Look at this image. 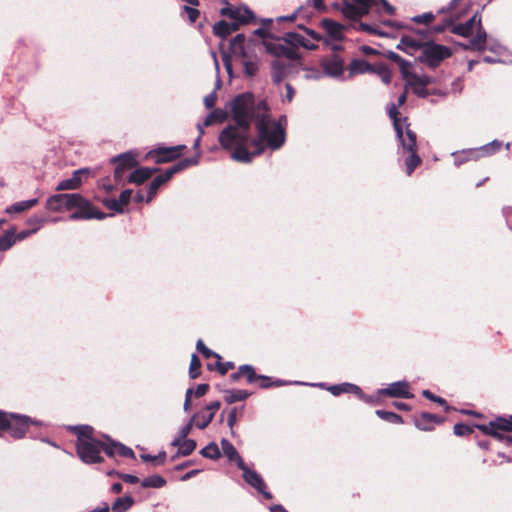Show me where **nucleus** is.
Listing matches in <instances>:
<instances>
[{"label":"nucleus","instance_id":"6e6552de","mask_svg":"<svg viewBox=\"0 0 512 512\" xmlns=\"http://www.w3.org/2000/svg\"><path fill=\"white\" fill-rule=\"evenodd\" d=\"M74 209H77L73 212L69 218L71 220H79V219H99L102 220L106 217V214L97 210L91 202L84 198L81 194H79V200L75 201Z\"/></svg>","mask_w":512,"mask_h":512},{"label":"nucleus","instance_id":"69168bd1","mask_svg":"<svg viewBox=\"0 0 512 512\" xmlns=\"http://www.w3.org/2000/svg\"><path fill=\"white\" fill-rule=\"evenodd\" d=\"M192 393H193V389L192 388H188L187 391H186V394H185V401H184V405H183V409L186 412L189 411L190 408H191Z\"/></svg>","mask_w":512,"mask_h":512},{"label":"nucleus","instance_id":"a19ab883","mask_svg":"<svg viewBox=\"0 0 512 512\" xmlns=\"http://www.w3.org/2000/svg\"><path fill=\"white\" fill-rule=\"evenodd\" d=\"M166 183V181L163 179L161 175L156 176L151 183L148 186V196H147V202L151 201L153 197L156 195L157 190L159 187Z\"/></svg>","mask_w":512,"mask_h":512},{"label":"nucleus","instance_id":"b1692460","mask_svg":"<svg viewBox=\"0 0 512 512\" xmlns=\"http://www.w3.org/2000/svg\"><path fill=\"white\" fill-rule=\"evenodd\" d=\"M136 156L137 154L135 152L128 151L114 157L112 161L126 169H131L137 165Z\"/></svg>","mask_w":512,"mask_h":512},{"label":"nucleus","instance_id":"0eeeda50","mask_svg":"<svg viewBox=\"0 0 512 512\" xmlns=\"http://www.w3.org/2000/svg\"><path fill=\"white\" fill-rule=\"evenodd\" d=\"M107 445L105 442L97 440H86L76 444L77 454L79 458L86 464L99 463L102 461L100 455L103 446Z\"/></svg>","mask_w":512,"mask_h":512},{"label":"nucleus","instance_id":"ea45409f","mask_svg":"<svg viewBox=\"0 0 512 512\" xmlns=\"http://www.w3.org/2000/svg\"><path fill=\"white\" fill-rule=\"evenodd\" d=\"M404 79L406 81H412L415 84H420V86L421 85L427 86L432 83V79L428 75H426V74L418 75L415 73H409L408 71L404 75Z\"/></svg>","mask_w":512,"mask_h":512},{"label":"nucleus","instance_id":"9d476101","mask_svg":"<svg viewBox=\"0 0 512 512\" xmlns=\"http://www.w3.org/2000/svg\"><path fill=\"white\" fill-rule=\"evenodd\" d=\"M9 425L6 430L9 431L10 435L15 439H21L25 436L30 424L40 425L41 423L30 419L28 416L8 413Z\"/></svg>","mask_w":512,"mask_h":512},{"label":"nucleus","instance_id":"39448f33","mask_svg":"<svg viewBox=\"0 0 512 512\" xmlns=\"http://www.w3.org/2000/svg\"><path fill=\"white\" fill-rule=\"evenodd\" d=\"M476 427L484 434L491 435L506 445H512V436L506 435L512 431V415L509 418L498 417L488 424H479Z\"/></svg>","mask_w":512,"mask_h":512},{"label":"nucleus","instance_id":"5701e85b","mask_svg":"<svg viewBox=\"0 0 512 512\" xmlns=\"http://www.w3.org/2000/svg\"><path fill=\"white\" fill-rule=\"evenodd\" d=\"M157 171H158L157 168H148V167L138 168L129 175L128 182L140 185L143 182H145L146 180H148Z\"/></svg>","mask_w":512,"mask_h":512},{"label":"nucleus","instance_id":"6e6d98bb","mask_svg":"<svg viewBox=\"0 0 512 512\" xmlns=\"http://www.w3.org/2000/svg\"><path fill=\"white\" fill-rule=\"evenodd\" d=\"M435 16L428 12V13H423L421 15H417L415 17H413V21L415 23H419V24H428L430 22H432L434 20Z\"/></svg>","mask_w":512,"mask_h":512},{"label":"nucleus","instance_id":"393cba45","mask_svg":"<svg viewBox=\"0 0 512 512\" xmlns=\"http://www.w3.org/2000/svg\"><path fill=\"white\" fill-rule=\"evenodd\" d=\"M172 446L178 447V454H181L183 456L190 455L195 449H196V441L193 439H174L171 442Z\"/></svg>","mask_w":512,"mask_h":512},{"label":"nucleus","instance_id":"4be33fe9","mask_svg":"<svg viewBox=\"0 0 512 512\" xmlns=\"http://www.w3.org/2000/svg\"><path fill=\"white\" fill-rule=\"evenodd\" d=\"M221 447L224 455L228 458L229 461H234L237 464L238 468L242 466L244 467L245 462L239 455L234 445L229 440L223 438L221 440Z\"/></svg>","mask_w":512,"mask_h":512},{"label":"nucleus","instance_id":"bb28decb","mask_svg":"<svg viewBox=\"0 0 512 512\" xmlns=\"http://www.w3.org/2000/svg\"><path fill=\"white\" fill-rule=\"evenodd\" d=\"M237 29L238 26L235 23L230 24L224 20L219 21L213 26L214 34L221 38H226L228 35L236 31Z\"/></svg>","mask_w":512,"mask_h":512},{"label":"nucleus","instance_id":"09e8293b","mask_svg":"<svg viewBox=\"0 0 512 512\" xmlns=\"http://www.w3.org/2000/svg\"><path fill=\"white\" fill-rule=\"evenodd\" d=\"M196 348L199 352L202 353V355L206 359H209L210 357H215L216 359L219 360L221 358L219 354L207 348L201 339L197 341Z\"/></svg>","mask_w":512,"mask_h":512},{"label":"nucleus","instance_id":"4468645a","mask_svg":"<svg viewBox=\"0 0 512 512\" xmlns=\"http://www.w3.org/2000/svg\"><path fill=\"white\" fill-rule=\"evenodd\" d=\"M185 145L172 147H159L148 153V156H155L156 163H167L179 157Z\"/></svg>","mask_w":512,"mask_h":512},{"label":"nucleus","instance_id":"37998d69","mask_svg":"<svg viewBox=\"0 0 512 512\" xmlns=\"http://www.w3.org/2000/svg\"><path fill=\"white\" fill-rule=\"evenodd\" d=\"M196 418H198V421L196 422V427H198L199 429H204L206 428L210 423L211 421L213 420V413H208V414H205V413H197L195 414L193 417H192V421H194Z\"/></svg>","mask_w":512,"mask_h":512},{"label":"nucleus","instance_id":"20e7f679","mask_svg":"<svg viewBox=\"0 0 512 512\" xmlns=\"http://www.w3.org/2000/svg\"><path fill=\"white\" fill-rule=\"evenodd\" d=\"M475 28L477 30L475 37H473L468 44H462L461 46L464 49L484 51L486 49L487 33L482 28L481 17L478 15V13H475L465 23L454 25L451 29V32L462 37H469L473 34Z\"/></svg>","mask_w":512,"mask_h":512},{"label":"nucleus","instance_id":"e433bc0d","mask_svg":"<svg viewBox=\"0 0 512 512\" xmlns=\"http://www.w3.org/2000/svg\"><path fill=\"white\" fill-rule=\"evenodd\" d=\"M244 41L245 36L243 34H238L232 39L230 45L236 57H245Z\"/></svg>","mask_w":512,"mask_h":512},{"label":"nucleus","instance_id":"052dcab7","mask_svg":"<svg viewBox=\"0 0 512 512\" xmlns=\"http://www.w3.org/2000/svg\"><path fill=\"white\" fill-rule=\"evenodd\" d=\"M216 100H217L216 92H211L204 98V105L206 106V108L210 109L215 105Z\"/></svg>","mask_w":512,"mask_h":512},{"label":"nucleus","instance_id":"c9c22d12","mask_svg":"<svg viewBox=\"0 0 512 512\" xmlns=\"http://www.w3.org/2000/svg\"><path fill=\"white\" fill-rule=\"evenodd\" d=\"M16 243V229L11 228L0 237V250L6 251Z\"/></svg>","mask_w":512,"mask_h":512},{"label":"nucleus","instance_id":"2eb2a0df","mask_svg":"<svg viewBox=\"0 0 512 512\" xmlns=\"http://www.w3.org/2000/svg\"><path fill=\"white\" fill-rule=\"evenodd\" d=\"M379 394L405 399H411L414 397V395L410 392V386L406 381L393 382L389 384L388 387L380 389Z\"/></svg>","mask_w":512,"mask_h":512},{"label":"nucleus","instance_id":"72a5a7b5","mask_svg":"<svg viewBox=\"0 0 512 512\" xmlns=\"http://www.w3.org/2000/svg\"><path fill=\"white\" fill-rule=\"evenodd\" d=\"M71 430L75 432L77 435V443L79 444L81 441L86 440H94L92 437L93 428L88 425H82V426H74L71 427Z\"/></svg>","mask_w":512,"mask_h":512},{"label":"nucleus","instance_id":"aec40b11","mask_svg":"<svg viewBox=\"0 0 512 512\" xmlns=\"http://www.w3.org/2000/svg\"><path fill=\"white\" fill-rule=\"evenodd\" d=\"M322 27L332 41L339 42L343 38V26L335 21L324 19L321 22Z\"/></svg>","mask_w":512,"mask_h":512},{"label":"nucleus","instance_id":"dca6fc26","mask_svg":"<svg viewBox=\"0 0 512 512\" xmlns=\"http://www.w3.org/2000/svg\"><path fill=\"white\" fill-rule=\"evenodd\" d=\"M89 173L90 170L87 168L75 170L70 178L64 179L57 184L56 190H75L79 188L83 182V176L88 175Z\"/></svg>","mask_w":512,"mask_h":512},{"label":"nucleus","instance_id":"412c9836","mask_svg":"<svg viewBox=\"0 0 512 512\" xmlns=\"http://www.w3.org/2000/svg\"><path fill=\"white\" fill-rule=\"evenodd\" d=\"M451 155L454 157L455 166H460L471 160H477L482 156L478 148L453 152Z\"/></svg>","mask_w":512,"mask_h":512},{"label":"nucleus","instance_id":"f8f14e48","mask_svg":"<svg viewBox=\"0 0 512 512\" xmlns=\"http://www.w3.org/2000/svg\"><path fill=\"white\" fill-rule=\"evenodd\" d=\"M239 469L242 471V476L246 483H248L250 486L256 489L259 493H261L264 498H272V494L266 491L265 482L262 476L257 471L249 468L245 463L244 467H239Z\"/></svg>","mask_w":512,"mask_h":512},{"label":"nucleus","instance_id":"bf43d9fd","mask_svg":"<svg viewBox=\"0 0 512 512\" xmlns=\"http://www.w3.org/2000/svg\"><path fill=\"white\" fill-rule=\"evenodd\" d=\"M422 395H423L425 398H427V399H429V400H431V401H433V402H437V403H439L440 405H444V406H446V407H447V403H446V401H445L443 398L438 397V396H435V395H434V394H432L429 390H423V391H422Z\"/></svg>","mask_w":512,"mask_h":512},{"label":"nucleus","instance_id":"603ef678","mask_svg":"<svg viewBox=\"0 0 512 512\" xmlns=\"http://www.w3.org/2000/svg\"><path fill=\"white\" fill-rule=\"evenodd\" d=\"M422 420L426 422L435 421V416L429 413H423L421 415V420L416 419L415 420V426L422 431L430 430V427L427 425L422 424Z\"/></svg>","mask_w":512,"mask_h":512},{"label":"nucleus","instance_id":"ddd939ff","mask_svg":"<svg viewBox=\"0 0 512 512\" xmlns=\"http://www.w3.org/2000/svg\"><path fill=\"white\" fill-rule=\"evenodd\" d=\"M321 67L326 75L340 78L344 72V60L337 54H332L321 60Z\"/></svg>","mask_w":512,"mask_h":512},{"label":"nucleus","instance_id":"4d7b16f0","mask_svg":"<svg viewBox=\"0 0 512 512\" xmlns=\"http://www.w3.org/2000/svg\"><path fill=\"white\" fill-rule=\"evenodd\" d=\"M192 423H193V421L190 420L186 425L181 427L178 432V435L174 439H179V440L188 439L187 436L192 429Z\"/></svg>","mask_w":512,"mask_h":512},{"label":"nucleus","instance_id":"c03bdc74","mask_svg":"<svg viewBox=\"0 0 512 512\" xmlns=\"http://www.w3.org/2000/svg\"><path fill=\"white\" fill-rule=\"evenodd\" d=\"M387 57L390 60L399 64L403 76L407 73V69L410 66V63L408 61H406L400 55H398L396 52H393V51H389L387 53Z\"/></svg>","mask_w":512,"mask_h":512},{"label":"nucleus","instance_id":"423d86ee","mask_svg":"<svg viewBox=\"0 0 512 512\" xmlns=\"http://www.w3.org/2000/svg\"><path fill=\"white\" fill-rule=\"evenodd\" d=\"M450 55L451 51L448 47L434 43H427L422 47L419 60L427 64L429 67L435 68Z\"/></svg>","mask_w":512,"mask_h":512},{"label":"nucleus","instance_id":"f257e3e1","mask_svg":"<svg viewBox=\"0 0 512 512\" xmlns=\"http://www.w3.org/2000/svg\"><path fill=\"white\" fill-rule=\"evenodd\" d=\"M233 125L226 127L219 135V143L225 150L233 149V160L249 163L253 154L248 151L250 122L253 117V98L250 94L238 95L231 103Z\"/></svg>","mask_w":512,"mask_h":512},{"label":"nucleus","instance_id":"0e129e2a","mask_svg":"<svg viewBox=\"0 0 512 512\" xmlns=\"http://www.w3.org/2000/svg\"><path fill=\"white\" fill-rule=\"evenodd\" d=\"M39 230V227H35L32 230H23L16 234V241L24 240L25 238L29 237L31 234L36 233Z\"/></svg>","mask_w":512,"mask_h":512},{"label":"nucleus","instance_id":"338daca9","mask_svg":"<svg viewBox=\"0 0 512 512\" xmlns=\"http://www.w3.org/2000/svg\"><path fill=\"white\" fill-rule=\"evenodd\" d=\"M236 420H237V409L236 408H233L229 415H228V419H227V424L228 426L232 429L233 426L235 425L236 423Z\"/></svg>","mask_w":512,"mask_h":512},{"label":"nucleus","instance_id":"58836bf2","mask_svg":"<svg viewBox=\"0 0 512 512\" xmlns=\"http://www.w3.org/2000/svg\"><path fill=\"white\" fill-rule=\"evenodd\" d=\"M200 454L209 459H218L221 456V451L215 442H210L204 448L201 449Z\"/></svg>","mask_w":512,"mask_h":512},{"label":"nucleus","instance_id":"5fc2aeb1","mask_svg":"<svg viewBox=\"0 0 512 512\" xmlns=\"http://www.w3.org/2000/svg\"><path fill=\"white\" fill-rule=\"evenodd\" d=\"M453 431H454V434L457 436H464V435L471 434L473 430L468 425L458 423V424L454 425Z\"/></svg>","mask_w":512,"mask_h":512},{"label":"nucleus","instance_id":"7ed1b4c3","mask_svg":"<svg viewBox=\"0 0 512 512\" xmlns=\"http://www.w3.org/2000/svg\"><path fill=\"white\" fill-rule=\"evenodd\" d=\"M388 114L393 121L394 130L402 150L409 154L405 160V166L407 175H411L421 163V158L418 156L416 149V134L409 128L407 118L398 117L399 113L395 104L390 105Z\"/></svg>","mask_w":512,"mask_h":512},{"label":"nucleus","instance_id":"a878e982","mask_svg":"<svg viewBox=\"0 0 512 512\" xmlns=\"http://www.w3.org/2000/svg\"><path fill=\"white\" fill-rule=\"evenodd\" d=\"M374 71H376L375 66L370 65L366 60L363 59H354L349 65V72L351 75Z\"/></svg>","mask_w":512,"mask_h":512},{"label":"nucleus","instance_id":"c756f323","mask_svg":"<svg viewBox=\"0 0 512 512\" xmlns=\"http://www.w3.org/2000/svg\"><path fill=\"white\" fill-rule=\"evenodd\" d=\"M241 376H246L248 383H253L257 380L255 369L251 365H241L238 371L231 375L233 380H237Z\"/></svg>","mask_w":512,"mask_h":512},{"label":"nucleus","instance_id":"cd10ccee","mask_svg":"<svg viewBox=\"0 0 512 512\" xmlns=\"http://www.w3.org/2000/svg\"><path fill=\"white\" fill-rule=\"evenodd\" d=\"M37 203H38V199H36V198L25 200V201H19V202L12 204L9 207H7L5 209V212L7 214H19V213H22V212L32 208Z\"/></svg>","mask_w":512,"mask_h":512},{"label":"nucleus","instance_id":"4c0bfd02","mask_svg":"<svg viewBox=\"0 0 512 512\" xmlns=\"http://www.w3.org/2000/svg\"><path fill=\"white\" fill-rule=\"evenodd\" d=\"M166 480L160 475H152L142 480L141 486L143 488H162L165 486Z\"/></svg>","mask_w":512,"mask_h":512},{"label":"nucleus","instance_id":"e2e57ef3","mask_svg":"<svg viewBox=\"0 0 512 512\" xmlns=\"http://www.w3.org/2000/svg\"><path fill=\"white\" fill-rule=\"evenodd\" d=\"M234 367V364L232 362H225V363H217V369L220 372V374L224 375L226 374L230 369Z\"/></svg>","mask_w":512,"mask_h":512},{"label":"nucleus","instance_id":"2f4dec72","mask_svg":"<svg viewBox=\"0 0 512 512\" xmlns=\"http://www.w3.org/2000/svg\"><path fill=\"white\" fill-rule=\"evenodd\" d=\"M253 17V12L247 6H239L235 8L231 14V19L237 20L243 24L248 23Z\"/></svg>","mask_w":512,"mask_h":512},{"label":"nucleus","instance_id":"f03ea898","mask_svg":"<svg viewBox=\"0 0 512 512\" xmlns=\"http://www.w3.org/2000/svg\"><path fill=\"white\" fill-rule=\"evenodd\" d=\"M285 121L286 117L282 116L279 121L272 120L268 115L262 114L255 118V127L257 136L250 140L249 143L255 148L253 158L260 155L265 149L271 151L278 150L283 146L286 140L285 127L281 121Z\"/></svg>","mask_w":512,"mask_h":512},{"label":"nucleus","instance_id":"79ce46f5","mask_svg":"<svg viewBox=\"0 0 512 512\" xmlns=\"http://www.w3.org/2000/svg\"><path fill=\"white\" fill-rule=\"evenodd\" d=\"M376 415L387 422L401 424L403 422L402 417L394 412L377 410Z\"/></svg>","mask_w":512,"mask_h":512},{"label":"nucleus","instance_id":"a18cd8bd","mask_svg":"<svg viewBox=\"0 0 512 512\" xmlns=\"http://www.w3.org/2000/svg\"><path fill=\"white\" fill-rule=\"evenodd\" d=\"M272 78L275 83H280L284 78V66L277 60L272 63Z\"/></svg>","mask_w":512,"mask_h":512},{"label":"nucleus","instance_id":"f704fd0d","mask_svg":"<svg viewBox=\"0 0 512 512\" xmlns=\"http://www.w3.org/2000/svg\"><path fill=\"white\" fill-rule=\"evenodd\" d=\"M242 58V64L244 67V73L248 77L254 76L258 71V60L256 57L247 56L245 54V57Z\"/></svg>","mask_w":512,"mask_h":512},{"label":"nucleus","instance_id":"473e14b6","mask_svg":"<svg viewBox=\"0 0 512 512\" xmlns=\"http://www.w3.org/2000/svg\"><path fill=\"white\" fill-rule=\"evenodd\" d=\"M250 396V393L242 389H231L225 391V400L231 404L237 401H243Z\"/></svg>","mask_w":512,"mask_h":512},{"label":"nucleus","instance_id":"1a4fd4ad","mask_svg":"<svg viewBox=\"0 0 512 512\" xmlns=\"http://www.w3.org/2000/svg\"><path fill=\"white\" fill-rule=\"evenodd\" d=\"M375 4V0H350L342 1V3L336 5L338 9L349 19H356L366 15L372 5Z\"/></svg>","mask_w":512,"mask_h":512},{"label":"nucleus","instance_id":"6ab92c4d","mask_svg":"<svg viewBox=\"0 0 512 512\" xmlns=\"http://www.w3.org/2000/svg\"><path fill=\"white\" fill-rule=\"evenodd\" d=\"M333 396H339L342 393H354L359 398H364V394L361 388L352 383H341L337 385H331L326 388Z\"/></svg>","mask_w":512,"mask_h":512},{"label":"nucleus","instance_id":"49530a36","mask_svg":"<svg viewBox=\"0 0 512 512\" xmlns=\"http://www.w3.org/2000/svg\"><path fill=\"white\" fill-rule=\"evenodd\" d=\"M502 145V142L498 140H493L492 142L481 146L479 149L481 155H491L493 154L497 149H499Z\"/></svg>","mask_w":512,"mask_h":512},{"label":"nucleus","instance_id":"8fccbe9b","mask_svg":"<svg viewBox=\"0 0 512 512\" xmlns=\"http://www.w3.org/2000/svg\"><path fill=\"white\" fill-rule=\"evenodd\" d=\"M375 70L376 71H374L373 73H377L385 84L390 83L391 72L385 65L380 64L378 66H375Z\"/></svg>","mask_w":512,"mask_h":512},{"label":"nucleus","instance_id":"13d9d810","mask_svg":"<svg viewBox=\"0 0 512 512\" xmlns=\"http://www.w3.org/2000/svg\"><path fill=\"white\" fill-rule=\"evenodd\" d=\"M303 37L298 35L297 33L288 32L284 35V40L287 43L291 44H300Z\"/></svg>","mask_w":512,"mask_h":512},{"label":"nucleus","instance_id":"7c9ffc66","mask_svg":"<svg viewBox=\"0 0 512 512\" xmlns=\"http://www.w3.org/2000/svg\"><path fill=\"white\" fill-rule=\"evenodd\" d=\"M420 47V42L410 36H403L397 45V49L402 50L408 54H413V52Z\"/></svg>","mask_w":512,"mask_h":512},{"label":"nucleus","instance_id":"3c124183","mask_svg":"<svg viewBox=\"0 0 512 512\" xmlns=\"http://www.w3.org/2000/svg\"><path fill=\"white\" fill-rule=\"evenodd\" d=\"M406 85L412 89L414 94L421 98H426L429 95L426 86L424 85L420 86V84H415L412 81H406Z\"/></svg>","mask_w":512,"mask_h":512},{"label":"nucleus","instance_id":"774afa93","mask_svg":"<svg viewBox=\"0 0 512 512\" xmlns=\"http://www.w3.org/2000/svg\"><path fill=\"white\" fill-rule=\"evenodd\" d=\"M187 14H188V17L190 19L191 22H194L196 21V19L198 18L199 16V11L195 8H191V7H188V6H185L184 7Z\"/></svg>","mask_w":512,"mask_h":512},{"label":"nucleus","instance_id":"c85d7f7f","mask_svg":"<svg viewBox=\"0 0 512 512\" xmlns=\"http://www.w3.org/2000/svg\"><path fill=\"white\" fill-rule=\"evenodd\" d=\"M134 504V499L130 495L117 498L110 509V512H126Z\"/></svg>","mask_w":512,"mask_h":512},{"label":"nucleus","instance_id":"de8ad7c7","mask_svg":"<svg viewBox=\"0 0 512 512\" xmlns=\"http://www.w3.org/2000/svg\"><path fill=\"white\" fill-rule=\"evenodd\" d=\"M201 367V362L196 354L191 356L190 367H189V375L192 379H195L199 376V369Z\"/></svg>","mask_w":512,"mask_h":512},{"label":"nucleus","instance_id":"9b49d317","mask_svg":"<svg viewBox=\"0 0 512 512\" xmlns=\"http://www.w3.org/2000/svg\"><path fill=\"white\" fill-rule=\"evenodd\" d=\"M76 200L79 193L55 194L47 199L46 208L53 212L69 211L74 209Z\"/></svg>","mask_w":512,"mask_h":512},{"label":"nucleus","instance_id":"a211bd4d","mask_svg":"<svg viewBox=\"0 0 512 512\" xmlns=\"http://www.w3.org/2000/svg\"><path fill=\"white\" fill-rule=\"evenodd\" d=\"M103 451L110 457H112L115 453H118L119 455L126 458L135 457V453L131 448L114 441H109L107 445L103 446Z\"/></svg>","mask_w":512,"mask_h":512},{"label":"nucleus","instance_id":"864d4df0","mask_svg":"<svg viewBox=\"0 0 512 512\" xmlns=\"http://www.w3.org/2000/svg\"><path fill=\"white\" fill-rule=\"evenodd\" d=\"M141 459L145 462H158V464H162L164 463V460H165V457H166V453L165 452H161L159 453L158 455L156 456H152L150 454H142L140 455Z\"/></svg>","mask_w":512,"mask_h":512},{"label":"nucleus","instance_id":"680f3d73","mask_svg":"<svg viewBox=\"0 0 512 512\" xmlns=\"http://www.w3.org/2000/svg\"><path fill=\"white\" fill-rule=\"evenodd\" d=\"M198 162H199V157L196 156V157H192V158L183 159L180 161V164L184 170L190 166L197 165Z\"/></svg>","mask_w":512,"mask_h":512},{"label":"nucleus","instance_id":"f3484780","mask_svg":"<svg viewBox=\"0 0 512 512\" xmlns=\"http://www.w3.org/2000/svg\"><path fill=\"white\" fill-rule=\"evenodd\" d=\"M131 196L132 190L126 189L121 192L117 199H105L103 203L108 209L113 210L117 213H122L124 211V207L128 205V203L130 202Z\"/></svg>","mask_w":512,"mask_h":512}]
</instances>
